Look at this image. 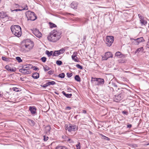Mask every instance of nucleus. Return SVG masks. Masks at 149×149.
<instances>
[{"instance_id":"nucleus-41","label":"nucleus","mask_w":149,"mask_h":149,"mask_svg":"<svg viewBox=\"0 0 149 149\" xmlns=\"http://www.w3.org/2000/svg\"><path fill=\"white\" fill-rule=\"evenodd\" d=\"M60 54L63 53L65 51V50L63 48H62L59 50L58 51Z\"/></svg>"},{"instance_id":"nucleus-55","label":"nucleus","mask_w":149,"mask_h":149,"mask_svg":"<svg viewBox=\"0 0 149 149\" xmlns=\"http://www.w3.org/2000/svg\"><path fill=\"white\" fill-rule=\"evenodd\" d=\"M123 113L124 114L127 115V111H123Z\"/></svg>"},{"instance_id":"nucleus-25","label":"nucleus","mask_w":149,"mask_h":149,"mask_svg":"<svg viewBox=\"0 0 149 149\" xmlns=\"http://www.w3.org/2000/svg\"><path fill=\"white\" fill-rule=\"evenodd\" d=\"M143 47H141L139 48H138L135 51V53L136 54L137 53H139L140 51H143Z\"/></svg>"},{"instance_id":"nucleus-13","label":"nucleus","mask_w":149,"mask_h":149,"mask_svg":"<svg viewBox=\"0 0 149 149\" xmlns=\"http://www.w3.org/2000/svg\"><path fill=\"white\" fill-rule=\"evenodd\" d=\"M134 40L135 41V44L136 45H138L141 42L145 41V40L143 37L138 38L136 39H134Z\"/></svg>"},{"instance_id":"nucleus-34","label":"nucleus","mask_w":149,"mask_h":149,"mask_svg":"<svg viewBox=\"0 0 149 149\" xmlns=\"http://www.w3.org/2000/svg\"><path fill=\"white\" fill-rule=\"evenodd\" d=\"M140 21L141 24H142L145 25L147 24V22L145 21L144 19H143L141 20H140Z\"/></svg>"},{"instance_id":"nucleus-60","label":"nucleus","mask_w":149,"mask_h":149,"mask_svg":"<svg viewBox=\"0 0 149 149\" xmlns=\"http://www.w3.org/2000/svg\"><path fill=\"white\" fill-rule=\"evenodd\" d=\"M22 79H23V78H20V79H21V80H22Z\"/></svg>"},{"instance_id":"nucleus-61","label":"nucleus","mask_w":149,"mask_h":149,"mask_svg":"<svg viewBox=\"0 0 149 149\" xmlns=\"http://www.w3.org/2000/svg\"><path fill=\"white\" fill-rule=\"evenodd\" d=\"M148 43H149V45H148V48H149V42H148Z\"/></svg>"},{"instance_id":"nucleus-18","label":"nucleus","mask_w":149,"mask_h":149,"mask_svg":"<svg viewBox=\"0 0 149 149\" xmlns=\"http://www.w3.org/2000/svg\"><path fill=\"white\" fill-rule=\"evenodd\" d=\"M5 68L9 71L15 72V68L14 69L12 68L9 65H6L5 66Z\"/></svg>"},{"instance_id":"nucleus-7","label":"nucleus","mask_w":149,"mask_h":149,"mask_svg":"<svg viewBox=\"0 0 149 149\" xmlns=\"http://www.w3.org/2000/svg\"><path fill=\"white\" fill-rule=\"evenodd\" d=\"M78 130V127L75 125L69 124L66 127V130L70 132L75 131Z\"/></svg>"},{"instance_id":"nucleus-1","label":"nucleus","mask_w":149,"mask_h":149,"mask_svg":"<svg viewBox=\"0 0 149 149\" xmlns=\"http://www.w3.org/2000/svg\"><path fill=\"white\" fill-rule=\"evenodd\" d=\"M61 33L55 30H53L50 33V36L47 37L48 40L53 42H55L61 38Z\"/></svg>"},{"instance_id":"nucleus-54","label":"nucleus","mask_w":149,"mask_h":149,"mask_svg":"<svg viewBox=\"0 0 149 149\" xmlns=\"http://www.w3.org/2000/svg\"><path fill=\"white\" fill-rule=\"evenodd\" d=\"M26 6H27L26 8H27V9H24V10H27L28 9V6L26 5L24 7H21V8H22V9H23V8H26Z\"/></svg>"},{"instance_id":"nucleus-12","label":"nucleus","mask_w":149,"mask_h":149,"mask_svg":"<svg viewBox=\"0 0 149 149\" xmlns=\"http://www.w3.org/2000/svg\"><path fill=\"white\" fill-rule=\"evenodd\" d=\"M77 52H74L72 56V58L73 60L76 62H78L79 61L77 57Z\"/></svg>"},{"instance_id":"nucleus-57","label":"nucleus","mask_w":149,"mask_h":149,"mask_svg":"<svg viewBox=\"0 0 149 149\" xmlns=\"http://www.w3.org/2000/svg\"><path fill=\"white\" fill-rule=\"evenodd\" d=\"M71 107H67L66 108V109H68V110H70L71 109Z\"/></svg>"},{"instance_id":"nucleus-42","label":"nucleus","mask_w":149,"mask_h":149,"mask_svg":"<svg viewBox=\"0 0 149 149\" xmlns=\"http://www.w3.org/2000/svg\"><path fill=\"white\" fill-rule=\"evenodd\" d=\"M42 62L45 63L46 61V58L45 57H42L41 59Z\"/></svg>"},{"instance_id":"nucleus-23","label":"nucleus","mask_w":149,"mask_h":149,"mask_svg":"<svg viewBox=\"0 0 149 149\" xmlns=\"http://www.w3.org/2000/svg\"><path fill=\"white\" fill-rule=\"evenodd\" d=\"M62 93L64 95H65L66 97L67 98H70L71 97V96L72 95V94H67L64 91H63L62 92Z\"/></svg>"},{"instance_id":"nucleus-32","label":"nucleus","mask_w":149,"mask_h":149,"mask_svg":"<svg viewBox=\"0 0 149 149\" xmlns=\"http://www.w3.org/2000/svg\"><path fill=\"white\" fill-rule=\"evenodd\" d=\"M16 59L19 63H21L22 61L20 57L17 56L16 58Z\"/></svg>"},{"instance_id":"nucleus-19","label":"nucleus","mask_w":149,"mask_h":149,"mask_svg":"<svg viewBox=\"0 0 149 149\" xmlns=\"http://www.w3.org/2000/svg\"><path fill=\"white\" fill-rule=\"evenodd\" d=\"M32 77L34 79H37L39 77V74L37 72L33 74Z\"/></svg>"},{"instance_id":"nucleus-53","label":"nucleus","mask_w":149,"mask_h":149,"mask_svg":"<svg viewBox=\"0 0 149 149\" xmlns=\"http://www.w3.org/2000/svg\"><path fill=\"white\" fill-rule=\"evenodd\" d=\"M132 125L131 124H129L127 125V128H130L132 127Z\"/></svg>"},{"instance_id":"nucleus-8","label":"nucleus","mask_w":149,"mask_h":149,"mask_svg":"<svg viewBox=\"0 0 149 149\" xmlns=\"http://www.w3.org/2000/svg\"><path fill=\"white\" fill-rule=\"evenodd\" d=\"M92 79L94 80L93 81H97V86H101L104 84V81L103 79L101 78H92Z\"/></svg>"},{"instance_id":"nucleus-22","label":"nucleus","mask_w":149,"mask_h":149,"mask_svg":"<svg viewBox=\"0 0 149 149\" xmlns=\"http://www.w3.org/2000/svg\"><path fill=\"white\" fill-rule=\"evenodd\" d=\"M28 122L30 125L31 126H33L35 125V122L33 120L29 119L28 120Z\"/></svg>"},{"instance_id":"nucleus-49","label":"nucleus","mask_w":149,"mask_h":149,"mask_svg":"<svg viewBox=\"0 0 149 149\" xmlns=\"http://www.w3.org/2000/svg\"><path fill=\"white\" fill-rule=\"evenodd\" d=\"M54 72V71L52 70H49L48 72V73L49 74H51L53 73Z\"/></svg>"},{"instance_id":"nucleus-52","label":"nucleus","mask_w":149,"mask_h":149,"mask_svg":"<svg viewBox=\"0 0 149 149\" xmlns=\"http://www.w3.org/2000/svg\"><path fill=\"white\" fill-rule=\"evenodd\" d=\"M15 7L16 8H17L19 7V6L18 4L15 3Z\"/></svg>"},{"instance_id":"nucleus-26","label":"nucleus","mask_w":149,"mask_h":149,"mask_svg":"<svg viewBox=\"0 0 149 149\" xmlns=\"http://www.w3.org/2000/svg\"><path fill=\"white\" fill-rule=\"evenodd\" d=\"M112 86L113 87V88H114L115 90H116V91H117V90H119V88H117V86L116 84H115L112 83Z\"/></svg>"},{"instance_id":"nucleus-16","label":"nucleus","mask_w":149,"mask_h":149,"mask_svg":"<svg viewBox=\"0 0 149 149\" xmlns=\"http://www.w3.org/2000/svg\"><path fill=\"white\" fill-rule=\"evenodd\" d=\"M77 3L75 1L72 2L70 4L71 8L73 9H77Z\"/></svg>"},{"instance_id":"nucleus-3","label":"nucleus","mask_w":149,"mask_h":149,"mask_svg":"<svg viewBox=\"0 0 149 149\" xmlns=\"http://www.w3.org/2000/svg\"><path fill=\"white\" fill-rule=\"evenodd\" d=\"M128 92V91L126 89L123 88V89L121 90L120 93L117 95H114L113 98L114 101L116 102H119L123 98Z\"/></svg>"},{"instance_id":"nucleus-9","label":"nucleus","mask_w":149,"mask_h":149,"mask_svg":"<svg viewBox=\"0 0 149 149\" xmlns=\"http://www.w3.org/2000/svg\"><path fill=\"white\" fill-rule=\"evenodd\" d=\"M113 54L110 52L105 53V55L102 57L103 60H107L109 58H112Z\"/></svg>"},{"instance_id":"nucleus-33","label":"nucleus","mask_w":149,"mask_h":149,"mask_svg":"<svg viewBox=\"0 0 149 149\" xmlns=\"http://www.w3.org/2000/svg\"><path fill=\"white\" fill-rule=\"evenodd\" d=\"M43 67L44 69V70L45 71H47L50 69L49 67L46 65L45 66H44Z\"/></svg>"},{"instance_id":"nucleus-50","label":"nucleus","mask_w":149,"mask_h":149,"mask_svg":"<svg viewBox=\"0 0 149 149\" xmlns=\"http://www.w3.org/2000/svg\"><path fill=\"white\" fill-rule=\"evenodd\" d=\"M47 86H48V85H47V84H46L43 85H41V86L42 87H43L44 88H46Z\"/></svg>"},{"instance_id":"nucleus-62","label":"nucleus","mask_w":149,"mask_h":149,"mask_svg":"<svg viewBox=\"0 0 149 149\" xmlns=\"http://www.w3.org/2000/svg\"><path fill=\"white\" fill-rule=\"evenodd\" d=\"M110 83H111V82H110V83H109V84H110Z\"/></svg>"},{"instance_id":"nucleus-11","label":"nucleus","mask_w":149,"mask_h":149,"mask_svg":"<svg viewBox=\"0 0 149 149\" xmlns=\"http://www.w3.org/2000/svg\"><path fill=\"white\" fill-rule=\"evenodd\" d=\"M27 70L22 68L19 70V71L24 74H29L31 72V71Z\"/></svg>"},{"instance_id":"nucleus-21","label":"nucleus","mask_w":149,"mask_h":149,"mask_svg":"<svg viewBox=\"0 0 149 149\" xmlns=\"http://www.w3.org/2000/svg\"><path fill=\"white\" fill-rule=\"evenodd\" d=\"M106 90L108 91H109V90L110 91H116V90H115L114 88H113V87H110L109 86H106Z\"/></svg>"},{"instance_id":"nucleus-59","label":"nucleus","mask_w":149,"mask_h":149,"mask_svg":"<svg viewBox=\"0 0 149 149\" xmlns=\"http://www.w3.org/2000/svg\"><path fill=\"white\" fill-rule=\"evenodd\" d=\"M55 93H56V94L57 95H58L59 94V93H58L57 92H55Z\"/></svg>"},{"instance_id":"nucleus-43","label":"nucleus","mask_w":149,"mask_h":149,"mask_svg":"<svg viewBox=\"0 0 149 149\" xmlns=\"http://www.w3.org/2000/svg\"><path fill=\"white\" fill-rule=\"evenodd\" d=\"M76 67L77 68H79L80 69H83V67L80 65L79 64H77L76 65Z\"/></svg>"},{"instance_id":"nucleus-35","label":"nucleus","mask_w":149,"mask_h":149,"mask_svg":"<svg viewBox=\"0 0 149 149\" xmlns=\"http://www.w3.org/2000/svg\"><path fill=\"white\" fill-rule=\"evenodd\" d=\"M50 129H51V127H50V126H49V125L47 126L46 127V132H49L50 131Z\"/></svg>"},{"instance_id":"nucleus-58","label":"nucleus","mask_w":149,"mask_h":149,"mask_svg":"<svg viewBox=\"0 0 149 149\" xmlns=\"http://www.w3.org/2000/svg\"><path fill=\"white\" fill-rule=\"evenodd\" d=\"M86 110H83V113H86Z\"/></svg>"},{"instance_id":"nucleus-45","label":"nucleus","mask_w":149,"mask_h":149,"mask_svg":"<svg viewBox=\"0 0 149 149\" xmlns=\"http://www.w3.org/2000/svg\"><path fill=\"white\" fill-rule=\"evenodd\" d=\"M67 75L68 77H70L72 76V73H67Z\"/></svg>"},{"instance_id":"nucleus-6","label":"nucleus","mask_w":149,"mask_h":149,"mask_svg":"<svg viewBox=\"0 0 149 149\" xmlns=\"http://www.w3.org/2000/svg\"><path fill=\"white\" fill-rule=\"evenodd\" d=\"M114 37L111 36H106V38L105 43L107 45L108 47H110L111 45L114 41Z\"/></svg>"},{"instance_id":"nucleus-30","label":"nucleus","mask_w":149,"mask_h":149,"mask_svg":"<svg viewBox=\"0 0 149 149\" xmlns=\"http://www.w3.org/2000/svg\"><path fill=\"white\" fill-rule=\"evenodd\" d=\"M65 74L64 73H62L60 74L58 76V77L60 78H63L65 77Z\"/></svg>"},{"instance_id":"nucleus-2","label":"nucleus","mask_w":149,"mask_h":149,"mask_svg":"<svg viewBox=\"0 0 149 149\" xmlns=\"http://www.w3.org/2000/svg\"><path fill=\"white\" fill-rule=\"evenodd\" d=\"M10 29L12 33L15 36L19 37L21 36V29L19 25H12Z\"/></svg>"},{"instance_id":"nucleus-37","label":"nucleus","mask_w":149,"mask_h":149,"mask_svg":"<svg viewBox=\"0 0 149 149\" xmlns=\"http://www.w3.org/2000/svg\"><path fill=\"white\" fill-rule=\"evenodd\" d=\"M62 63V62L61 61H56V64L59 65H61Z\"/></svg>"},{"instance_id":"nucleus-38","label":"nucleus","mask_w":149,"mask_h":149,"mask_svg":"<svg viewBox=\"0 0 149 149\" xmlns=\"http://www.w3.org/2000/svg\"><path fill=\"white\" fill-rule=\"evenodd\" d=\"M27 8V7H26ZM27 8H23V9H16L15 10H14L13 11H21L23 10H24V9H26Z\"/></svg>"},{"instance_id":"nucleus-39","label":"nucleus","mask_w":149,"mask_h":149,"mask_svg":"<svg viewBox=\"0 0 149 149\" xmlns=\"http://www.w3.org/2000/svg\"><path fill=\"white\" fill-rule=\"evenodd\" d=\"M102 138L107 141H109L110 140V139L109 138L107 137L104 135H102Z\"/></svg>"},{"instance_id":"nucleus-5","label":"nucleus","mask_w":149,"mask_h":149,"mask_svg":"<svg viewBox=\"0 0 149 149\" xmlns=\"http://www.w3.org/2000/svg\"><path fill=\"white\" fill-rule=\"evenodd\" d=\"M26 15L28 20H35L37 18L35 14L33 12L28 11L26 12Z\"/></svg>"},{"instance_id":"nucleus-15","label":"nucleus","mask_w":149,"mask_h":149,"mask_svg":"<svg viewBox=\"0 0 149 149\" xmlns=\"http://www.w3.org/2000/svg\"><path fill=\"white\" fill-rule=\"evenodd\" d=\"M117 56L119 58H125V55L122 54L120 52H117L115 54V56Z\"/></svg>"},{"instance_id":"nucleus-10","label":"nucleus","mask_w":149,"mask_h":149,"mask_svg":"<svg viewBox=\"0 0 149 149\" xmlns=\"http://www.w3.org/2000/svg\"><path fill=\"white\" fill-rule=\"evenodd\" d=\"M33 33L37 37L40 38L41 37L42 34L41 32H40L37 29H35L33 31Z\"/></svg>"},{"instance_id":"nucleus-56","label":"nucleus","mask_w":149,"mask_h":149,"mask_svg":"<svg viewBox=\"0 0 149 149\" xmlns=\"http://www.w3.org/2000/svg\"><path fill=\"white\" fill-rule=\"evenodd\" d=\"M86 36H85V35H84V38H83L84 39L83 40L84 41H85V40L86 39Z\"/></svg>"},{"instance_id":"nucleus-31","label":"nucleus","mask_w":149,"mask_h":149,"mask_svg":"<svg viewBox=\"0 0 149 149\" xmlns=\"http://www.w3.org/2000/svg\"><path fill=\"white\" fill-rule=\"evenodd\" d=\"M49 25H50V28H53V27H56V25L53 23H52L51 22L49 23Z\"/></svg>"},{"instance_id":"nucleus-4","label":"nucleus","mask_w":149,"mask_h":149,"mask_svg":"<svg viewBox=\"0 0 149 149\" xmlns=\"http://www.w3.org/2000/svg\"><path fill=\"white\" fill-rule=\"evenodd\" d=\"M34 45L33 42L26 40L25 44H23L22 47L26 52H28L31 50L33 47Z\"/></svg>"},{"instance_id":"nucleus-46","label":"nucleus","mask_w":149,"mask_h":149,"mask_svg":"<svg viewBox=\"0 0 149 149\" xmlns=\"http://www.w3.org/2000/svg\"><path fill=\"white\" fill-rule=\"evenodd\" d=\"M138 16L139 18L140 19V20H141L143 19V17L140 14H138Z\"/></svg>"},{"instance_id":"nucleus-47","label":"nucleus","mask_w":149,"mask_h":149,"mask_svg":"<svg viewBox=\"0 0 149 149\" xmlns=\"http://www.w3.org/2000/svg\"><path fill=\"white\" fill-rule=\"evenodd\" d=\"M48 137L45 136H44V141H47L48 140Z\"/></svg>"},{"instance_id":"nucleus-24","label":"nucleus","mask_w":149,"mask_h":149,"mask_svg":"<svg viewBox=\"0 0 149 149\" xmlns=\"http://www.w3.org/2000/svg\"><path fill=\"white\" fill-rule=\"evenodd\" d=\"M60 54L58 51H55L53 54V56H58Z\"/></svg>"},{"instance_id":"nucleus-40","label":"nucleus","mask_w":149,"mask_h":149,"mask_svg":"<svg viewBox=\"0 0 149 149\" xmlns=\"http://www.w3.org/2000/svg\"><path fill=\"white\" fill-rule=\"evenodd\" d=\"M1 58L2 60L5 61H9L8 58H6L5 57H2Z\"/></svg>"},{"instance_id":"nucleus-29","label":"nucleus","mask_w":149,"mask_h":149,"mask_svg":"<svg viewBox=\"0 0 149 149\" xmlns=\"http://www.w3.org/2000/svg\"><path fill=\"white\" fill-rule=\"evenodd\" d=\"M56 149H68L66 147L64 146H58L56 147Z\"/></svg>"},{"instance_id":"nucleus-17","label":"nucleus","mask_w":149,"mask_h":149,"mask_svg":"<svg viewBox=\"0 0 149 149\" xmlns=\"http://www.w3.org/2000/svg\"><path fill=\"white\" fill-rule=\"evenodd\" d=\"M0 18H6L7 19L8 18V16L7 14H6V13H4L3 12L0 13Z\"/></svg>"},{"instance_id":"nucleus-44","label":"nucleus","mask_w":149,"mask_h":149,"mask_svg":"<svg viewBox=\"0 0 149 149\" xmlns=\"http://www.w3.org/2000/svg\"><path fill=\"white\" fill-rule=\"evenodd\" d=\"M22 68L26 70H30V68L28 66L26 65V66L23 67Z\"/></svg>"},{"instance_id":"nucleus-14","label":"nucleus","mask_w":149,"mask_h":149,"mask_svg":"<svg viewBox=\"0 0 149 149\" xmlns=\"http://www.w3.org/2000/svg\"><path fill=\"white\" fill-rule=\"evenodd\" d=\"M29 109L32 114H34L36 113V108L35 107H29Z\"/></svg>"},{"instance_id":"nucleus-20","label":"nucleus","mask_w":149,"mask_h":149,"mask_svg":"<svg viewBox=\"0 0 149 149\" xmlns=\"http://www.w3.org/2000/svg\"><path fill=\"white\" fill-rule=\"evenodd\" d=\"M53 51H51L49 52L48 50H46L45 51V54H47L48 57H49L53 55Z\"/></svg>"},{"instance_id":"nucleus-63","label":"nucleus","mask_w":149,"mask_h":149,"mask_svg":"<svg viewBox=\"0 0 149 149\" xmlns=\"http://www.w3.org/2000/svg\"><path fill=\"white\" fill-rule=\"evenodd\" d=\"M147 145H149V143H148V144H147Z\"/></svg>"},{"instance_id":"nucleus-36","label":"nucleus","mask_w":149,"mask_h":149,"mask_svg":"<svg viewBox=\"0 0 149 149\" xmlns=\"http://www.w3.org/2000/svg\"><path fill=\"white\" fill-rule=\"evenodd\" d=\"M12 89L13 91L16 92H19L20 91V90H19L18 88L16 87H13L12 88Z\"/></svg>"},{"instance_id":"nucleus-48","label":"nucleus","mask_w":149,"mask_h":149,"mask_svg":"<svg viewBox=\"0 0 149 149\" xmlns=\"http://www.w3.org/2000/svg\"><path fill=\"white\" fill-rule=\"evenodd\" d=\"M77 147V149H80V143H79L78 144L76 145Z\"/></svg>"},{"instance_id":"nucleus-28","label":"nucleus","mask_w":149,"mask_h":149,"mask_svg":"<svg viewBox=\"0 0 149 149\" xmlns=\"http://www.w3.org/2000/svg\"><path fill=\"white\" fill-rule=\"evenodd\" d=\"M48 86H49L51 85H54L56 84V82L54 81H52L46 83Z\"/></svg>"},{"instance_id":"nucleus-51","label":"nucleus","mask_w":149,"mask_h":149,"mask_svg":"<svg viewBox=\"0 0 149 149\" xmlns=\"http://www.w3.org/2000/svg\"><path fill=\"white\" fill-rule=\"evenodd\" d=\"M33 69L34 70H38V68L37 67L35 66L33 67Z\"/></svg>"},{"instance_id":"nucleus-27","label":"nucleus","mask_w":149,"mask_h":149,"mask_svg":"<svg viewBox=\"0 0 149 149\" xmlns=\"http://www.w3.org/2000/svg\"><path fill=\"white\" fill-rule=\"evenodd\" d=\"M74 79L77 81L80 82L81 81L80 77L78 75H76L74 77Z\"/></svg>"}]
</instances>
